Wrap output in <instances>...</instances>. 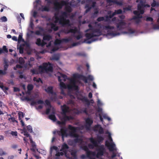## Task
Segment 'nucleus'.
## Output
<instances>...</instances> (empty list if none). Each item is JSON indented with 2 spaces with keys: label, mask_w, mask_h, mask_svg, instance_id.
<instances>
[{
  "label": "nucleus",
  "mask_w": 159,
  "mask_h": 159,
  "mask_svg": "<svg viewBox=\"0 0 159 159\" xmlns=\"http://www.w3.org/2000/svg\"><path fill=\"white\" fill-rule=\"evenodd\" d=\"M88 27L89 29L86 30L85 32L90 31L89 33H87L85 34V36L86 39H85L84 42L90 44L97 39H92L90 40H89L94 37H98L102 35V32L99 29H94L90 24L88 25Z\"/></svg>",
  "instance_id": "1"
},
{
  "label": "nucleus",
  "mask_w": 159,
  "mask_h": 159,
  "mask_svg": "<svg viewBox=\"0 0 159 159\" xmlns=\"http://www.w3.org/2000/svg\"><path fill=\"white\" fill-rule=\"evenodd\" d=\"M68 14L66 12H62L61 14L59 16H56L55 14V23H59V25L62 26L64 27L65 26H70V21L68 19H66L67 17Z\"/></svg>",
  "instance_id": "2"
},
{
  "label": "nucleus",
  "mask_w": 159,
  "mask_h": 159,
  "mask_svg": "<svg viewBox=\"0 0 159 159\" xmlns=\"http://www.w3.org/2000/svg\"><path fill=\"white\" fill-rule=\"evenodd\" d=\"M68 129L71 131L69 133L70 136L75 138L74 139V142L76 143H81L83 142V140L82 138H79V134L76 133L77 130L80 129V127L73 126L71 125H69L68 126Z\"/></svg>",
  "instance_id": "3"
},
{
  "label": "nucleus",
  "mask_w": 159,
  "mask_h": 159,
  "mask_svg": "<svg viewBox=\"0 0 159 159\" xmlns=\"http://www.w3.org/2000/svg\"><path fill=\"white\" fill-rule=\"evenodd\" d=\"M39 70L41 73L52 72L53 71V67L52 64L49 62L43 63L42 65L39 66Z\"/></svg>",
  "instance_id": "4"
},
{
  "label": "nucleus",
  "mask_w": 159,
  "mask_h": 159,
  "mask_svg": "<svg viewBox=\"0 0 159 159\" xmlns=\"http://www.w3.org/2000/svg\"><path fill=\"white\" fill-rule=\"evenodd\" d=\"M73 76L75 78H78L84 81L85 83H87L88 82V80L91 81H92L93 80V77L91 75H89L87 77L83 75L77 74H74Z\"/></svg>",
  "instance_id": "5"
},
{
  "label": "nucleus",
  "mask_w": 159,
  "mask_h": 159,
  "mask_svg": "<svg viewBox=\"0 0 159 159\" xmlns=\"http://www.w3.org/2000/svg\"><path fill=\"white\" fill-rule=\"evenodd\" d=\"M150 6L149 4H145V2L142 0H140V3L137 5V9L139 11L141 14H143L144 12V8L145 7H149Z\"/></svg>",
  "instance_id": "6"
},
{
  "label": "nucleus",
  "mask_w": 159,
  "mask_h": 159,
  "mask_svg": "<svg viewBox=\"0 0 159 159\" xmlns=\"http://www.w3.org/2000/svg\"><path fill=\"white\" fill-rule=\"evenodd\" d=\"M98 148L96 149V150L98 151L97 154L95 156L97 158H99L100 156H103L104 154L105 148L103 145L98 146Z\"/></svg>",
  "instance_id": "7"
},
{
  "label": "nucleus",
  "mask_w": 159,
  "mask_h": 159,
  "mask_svg": "<svg viewBox=\"0 0 159 159\" xmlns=\"http://www.w3.org/2000/svg\"><path fill=\"white\" fill-rule=\"evenodd\" d=\"M67 4V2L65 1L62 0L60 2L57 1H55L54 3L55 7V9L56 10H58L62 8V7L65 5Z\"/></svg>",
  "instance_id": "8"
},
{
  "label": "nucleus",
  "mask_w": 159,
  "mask_h": 159,
  "mask_svg": "<svg viewBox=\"0 0 159 159\" xmlns=\"http://www.w3.org/2000/svg\"><path fill=\"white\" fill-rule=\"evenodd\" d=\"M67 129L65 127H63L60 131H57V133L59 136H61L62 140H64V137H66L68 136L67 133Z\"/></svg>",
  "instance_id": "9"
},
{
  "label": "nucleus",
  "mask_w": 159,
  "mask_h": 159,
  "mask_svg": "<svg viewBox=\"0 0 159 159\" xmlns=\"http://www.w3.org/2000/svg\"><path fill=\"white\" fill-rule=\"evenodd\" d=\"M89 139L90 142L92 143V144H89L88 147L89 148L93 149L94 147L97 148L98 147V143L97 141L93 138V137L90 138Z\"/></svg>",
  "instance_id": "10"
},
{
  "label": "nucleus",
  "mask_w": 159,
  "mask_h": 159,
  "mask_svg": "<svg viewBox=\"0 0 159 159\" xmlns=\"http://www.w3.org/2000/svg\"><path fill=\"white\" fill-rule=\"evenodd\" d=\"M83 149L86 152L87 157L89 158L91 157V156H95L96 153L95 152L89 151L88 147L86 146H83Z\"/></svg>",
  "instance_id": "11"
},
{
  "label": "nucleus",
  "mask_w": 159,
  "mask_h": 159,
  "mask_svg": "<svg viewBox=\"0 0 159 159\" xmlns=\"http://www.w3.org/2000/svg\"><path fill=\"white\" fill-rule=\"evenodd\" d=\"M67 88L69 89H74L76 90L78 89V87L76 85L75 80H71L70 83L67 85Z\"/></svg>",
  "instance_id": "12"
},
{
  "label": "nucleus",
  "mask_w": 159,
  "mask_h": 159,
  "mask_svg": "<svg viewBox=\"0 0 159 159\" xmlns=\"http://www.w3.org/2000/svg\"><path fill=\"white\" fill-rule=\"evenodd\" d=\"M86 125L85 128L87 130H90L91 129L90 127L93 123V121L92 120L89 118H87L85 120Z\"/></svg>",
  "instance_id": "13"
},
{
  "label": "nucleus",
  "mask_w": 159,
  "mask_h": 159,
  "mask_svg": "<svg viewBox=\"0 0 159 159\" xmlns=\"http://www.w3.org/2000/svg\"><path fill=\"white\" fill-rule=\"evenodd\" d=\"M105 145L110 151H113L115 149V144L113 143H110L108 141L106 140L105 142Z\"/></svg>",
  "instance_id": "14"
},
{
  "label": "nucleus",
  "mask_w": 159,
  "mask_h": 159,
  "mask_svg": "<svg viewBox=\"0 0 159 159\" xmlns=\"http://www.w3.org/2000/svg\"><path fill=\"white\" fill-rule=\"evenodd\" d=\"M126 24V23L122 20L116 24V26L118 30H123L124 28V26H125Z\"/></svg>",
  "instance_id": "15"
},
{
  "label": "nucleus",
  "mask_w": 159,
  "mask_h": 159,
  "mask_svg": "<svg viewBox=\"0 0 159 159\" xmlns=\"http://www.w3.org/2000/svg\"><path fill=\"white\" fill-rule=\"evenodd\" d=\"M61 109L62 111L61 114L62 115L66 114L69 112V107L66 104H64L61 106Z\"/></svg>",
  "instance_id": "16"
},
{
  "label": "nucleus",
  "mask_w": 159,
  "mask_h": 159,
  "mask_svg": "<svg viewBox=\"0 0 159 159\" xmlns=\"http://www.w3.org/2000/svg\"><path fill=\"white\" fill-rule=\"evenodd\" d=\"M73 117L71 116H68L66 114L62 115V117L61 119V120H64L66 121H69L70 120H73Z\"/></svg>",
  "instance_id": "17"
},
{
  "label": "nucleus",
  "mask_w": 159,
  "mask_h": 159,
  "mask_svg": "<svg viewBox=\"0 0 159 159\" xmlns=\"http://www.w3.org/2000/svg\"><path fill=\"white\" fill-rule=\"evenodd\" d=\"M78 98L83 102H86L88 105L90 104L89 102L86 97L81 95L78 97Z\"/></svg>",
  "instance_id": "18"
},
{
  "label": "nucleus",
  "mask_w": 159,
  "mask_h": 159,
  "mask_svg": "<svg viewBox=\"0 0 159 159\" xmlns=\"http://www.w3.org/2000/svg\"><path fill=\"white\" fill-rule=\"evenodd\" d=\"M58 81L60 82V89H66V86L65 84L62 82H61V81L62 80L61 79V77L60 76H58Z\"/></svg>",
  "instance_id": "19"
},
{
  "label": "nucleus",
  "mask_w": 159,
  "mask_h": 159,
  "mask_svg": "<svg viewBox=\"0 0 159 159\" xmlns=\"http://www.w3.org/2000/svg\"><path fill=\"white\" fill-rule=\"evenodd\" d=\"M69 147L68 145L66 143H64L62 145L61 148L60 149V151L63 152L65 154L66 153L67 150L69 149Z\"/></svg>",
  "instance_id": "20"
},
{
  "label": "nucleus",
  "mask_w": 159,
  "mask_h": 159,
  "mask_svg": "<svg viewBox=\"0 0 159 159\" xmlns=\"http://www.w3.org/2000/svg\"><path fill=\"white\" fill-rule=\"evenodd\" d=\"M107 34L109 36H112L113 37L117 35H119L120 34V33L117 32L109 31H108Z\"/></svg>",
  "instance_id": "21"
},
{
  "label": "nucleus",
  "mask_w": 159,
  "mask_h": 159,
  "mask_svg": "<svg viewBox=\"0 0 159 159\" xmlns=\"http://www.w3.org/2000/svg\"><path fill=\"white\" fill-rule=\"evenodd\" d=\"M133 13L134 15H136V16H135L133 17V19H137V18H142V16L140 15V14H141L140 13V12L139 11H133Z\"/></svg>",
  "instance_id": "22"
},
{
  "label": "nucleus",
  "mask_w": 159,
  "mask_h": 159,
  "mask_svg": "<svg viewBox=\"0 0 159 159\" xmlns=\"http://www.w3.org/2000/svg\"><path fill=\"white\" fill-rule=\"evenodd\" d=\"M107 2L108 3L112 2L121 6L123 5V3L122 2L118 1L117 0H107Z\"/></svg>",
  "instance_id": "23"
},
{
  "label": "nucleus",
  "mask_w": 159,
  "mask_h": 159,
  "mask_svg": "<svg viewBox=\"0 0 159 159\" xmlns=\"http://www.w3.org/2000/svg\"><path fill=\"white\" fill-rule=\"evenodd\" d=\"M95 128L98 129L99 128L98 130V133L99 134H102L104 133V130L103 128L101 127L100 125H95L94 126Z\"/></svg>",
  "instance_id": "24"
},
{
  "label": "nucleus",
  "mask_w": 159,
  "mask_h": 159,
  "mask_svg": "<svg viewBox=\"0 0 159 159\" xmlns=\"http://www.w3.org/2000/svg\"><path fill=\"white\" fill-rule=\"evenodd\" d=\"M53 87L51 86L48 87L47 89H45V91L47 93L53 94L54 93L53 91Z\"/></svg>",
  "instance_id": "25"
},
{
  "label": "nucleus",
  "mask_w": 159,
  "mask_h": 159,
  "mask_svg": "<svg viewBox=\"0 0 159 159\" xmlns=\"http://www.w3.org/2000/svg\"><path fill=\"white\" fill-rule=\"evenodd\" d=\"M97 140H96L98 143H102L104 139V138L103 137L100 135H97Z\"/></svg>",
  "instance_id": "26"
},
{
  "label": "nucleus",
  "mask_w": 159,
  "mask_h": 159,
  "mask_svg": "<svg viewBox=\"0 0 159 159\" xmlns=\"http://www.w3.org/2000/svg\"><path fill=\"white\" fill-rule=\"evenodd\" d=\"M51 28L54 31H57L58 30V27L56 25L53 23H50Z\"/></svg>",
  "instance_id": "27"
},
{
  "label": "nucleus",
  "mask_w": 159,
  "mask_h": 159,
  "mask_svg": "<svg viewBox=\"0 0 159 159\" xmlns=\"http://www.w3.org/2000/svg\"><path fill=\"white\" fill-rule=\"evenodd\" d=\"M60 58V57L58 54H56L54 55L50 58L52 60L58 61Z\"/></svg>",
  "instance_id": "28"
},
{
  "label": "nucleus",
  "mask_w": 159,
  "mask_h": 159,
  "mask_svg": "<svg viewBox=\"0 0 159 159\" xmlns=\"http://www.w3.org/2000/svg\"><path fill=\"white\" fill-rule=\"evenodd\" d=\"M78 30L76 27H75L74 29H70L69 30L67 31L66 33L68 34L70 33L75 34L77 32Z\"/></svg>",
  "instance_id": "29"
},
{
  "label": "nucleus",
  "mask_w": 159,
  "mask_h": 159,
  "mask_svg": "<svg viewBox=\"0 0 159 159\" xmlns=\"http://www.w3.org/2000/svg\"><path fill=\"white\" fill-rule=\"evenodd\" d=\"M52 39V36L50 35L46 34L44 35L43 38L44 40L49 41Z\"/></svg>",
  "instance_id": "30"
},
{
  "label": "nucleus",
  "mask_w": 159,
  "mask_h": 159,
  "mask_svg": "<svg viewBox=\"0 0 159 159\" xmlns=\"http://www.w3.org/2000/svg\"><path fill=\"white\" fill-rule=\"evenodd\" d=\"M135 31L132 29L129 28L128 30L127 31H124L123 33L124 34H132L135 33Z\"/></svg>",
  "instance_id": "31"
},
{
  "label": "nucleus",
  "mask_w": 159,
  "mask_h": 159,
  "mask_svg": "<svg viewBox=\"0 0 159 159\" xmlns=\"http://www.w3.org/2000/svg\"><path fill=\"white\" fill-rule=\"evenodd\" d=\"M22 131L21 132V133H23L25 136H26L27 137L30 136V134L28 133L26 129L25 128H24L22 130Z\"/></svg>",
  "instance_id": "32"
},
{
  "label": "nucleus",
  "mask_w": 159,
  "mask_h": 159,
  "mask_svg": "<svg viewBox=\"0 0 159 159\" xmlns=\"http://www.w3.org/2000/svg\"><path fill=\"white\" fill-rule=\"evenodd\" d=\"M151 6L152 7H154L156 6H159V2H156L155 0H153V2L151 4Z\"/></svg>",
  "instance_id": "33"
},
{
  "label": "nucleus",
  "mask_w": 159,
  "mask_h": 159,
  "mask_svg": "<svg viewBox=\"0 0 159 159\" xmlns=\"http://www.w3.org/2000/svg\"><path fill=\"white\" fill-rule=\"evenodd\" d=\"M50 10L48 7L43 6L42 7L41 11H48Z\"/></svg>",
  "instance_id": "34"
},
{
  "label": "nucleus",
  "mask_w": 159,
  "mask_h": 159,
  "mask_svg": "<svg viewBox=\"0 0 159 159\" xmlns=\"http://www.w3.org/2000/svg\"><path fill=\"white\" fill-rule=\"evenodd\" d=\"M50 120H52L54 121H56L57 120L56 118L55 115L54 114H51L48 116Z\"/></svg>",
  "instance_id": "35"
},
{
  "label": "nucleus",
  "mask_w": 159,
  "mask_h": 159,
  "mask_svg": "<svg viewBox=\"0 0 159 159\" xmlns=\"http://www.w3.org/2000/svg\"><path fill=\"white\" fill-rule=\"evenodd\" d=\"M7 116L10 117V118H9L8 119V120L9 121H10V120H11V121L13 122H15L16 123L18 122V121L16 120V119L15 117H11V114L8 115Z\"/></svg>",
  "instance_id": "36"
},
{
  "label": "nucleus",
  "mask_w": 159,
  "mask_h": 159,
  "mask_svg": "<svg viewBox=\"0 0 159 159\" xmlns=\"http://www.w3.org/2000/svg\"><path fill=\"white\" fill-rule=\"evenodd\" d=\"M33 80L34 81L36 82L37 83L40 82L41 84H43V81L40 78H39L38 79H37L36 77H34Z\"/></svg>",
  "instance_id": "37"
},
{
  "label": "nucleus",
  "mask_w": 159,
  "mask_h": 159,
  "mask_svg": "<svg viewBox=\"0 0 159 159\" xmlns=\"http://www.w3.org/2000/svg\"><path fill=\"white\" fill-rule=\"evenodd\" d=\"M65 9L66 12L70 13L72 11L71 7L69 6H66L65 7Z\"/></svg>",
  "instance_id": "38"
},
{
  "label": "nucleus",
  "mask_w": 159,
  "mask_h": 159,
  "mask_svg": "<svg viewBox=\"0 0 159 159\" xmlns=\"http://www.w3.org/2000/svg\"><path fill=\"white\" fill-rule=\"evenodd\" d=\"M62 40L61 39H57L54 42V44L55 45H57L60 44L61 43H62Z\"/></svg>",
  "instance_id": "39"
},
{
  "label": "nucleus",
  "mask_w": 159,
  "mask_h": 159,
  "mask_svg": "<svg viewBox=\"0 0 159 159\" xmlns=\"http://www.w3.org/2000/svg\"><path fill=\"white\" fill-rule=\"evenodd\" d=\"M61 78V77L62 78V79H61L62 80H63L64 81H66V79H67V76L64 74H63L61 73H60V76Z\"/></svg>",
  "instance_id": "40"
},
{
  "label": "nucleus",
  "mask_w": 159,
  "mask_h": 159,
  "mask_svg": "<svg viewBox=\"0 0 159 159\" xmlns=\"http://www.w3.org/2000/svg\"><path fill=\"white\" fill-rule=\"evenodd\" d=\"M34 88L33 85L31 84H29L27 86V89L29 91H30L32 90Z\"/></svg>",
  "instance_id": "41"
},
{
  "label": "nucleus",
  "mask_w": 159,
  "mask_h": 159,
  "mask_svg": "<svg viewBox=\"0 0 159 159\" xmlns=\"http://www.w3.org/2000/svg\"><path fill=\"white\" fill-rule=\"evenodd\" d=\"M18 115L19 116V120H21L22 118H23L24 116V114L23 112L21 111H19L18 113Z\"/></svg>",
  "instance_id": "42"
},
{
  "label": "nucleus",
  "mask_w": 159,
  "mask_h": 159,
  "mask_svg": "<svg viewBox=\"0 0 159 159\" xmlns=\"http://www.w3.org/2000/svg\"><path fill=\"white\" fill-rule=\"evenodd\" d=\"M114 27L113 26H110L109 25H106L104 27V29L105 30H113L114 29Z\"/></svg>",
  "instance_id": "43"
},
{
  "label": "nucleus",
  "mask_w": 159,
  "mask_h": 159,
  "mask_svg": "<svg viewBox=\"0 0 159 159\" xmlns=\"http://www.w3.org/2000/svg\"><path fill=\"white\" fill-rule=\"evenodd\" d=\"M25 62V61L23 58L20 57L19 58V63L21 65H23Z\"/></svg>",
  "instance_id": "44"
},
{
  "label": "nucleus",
  "mask_w": 159,
  "mask_h": 159,
  "mask_svg": "<svg viewBox=\"0 0 159 159\" xmlns=\"http://www.w3.org/2000/svg\"><path fill=\"white\" fill-rule=\"evenodd\" d=\"M8 66L9 65L8 63L6 61H5L4 65V68L5 70L7 71V70Z\"/></svg>",
  "instance_id": "45"
},
{
  "label": "nucleus",
  "mask_w": 159,
  "mask_h": 159,
  "mask_svg": "<svg viewBox=\"0 0 159 159\" xmlns=\"http://www.w3.org/2000/svg\"><path fill=\"white\" fill-rule=\"evenodd\" d=\"M35 43L38 46H41V39L40 38L37 39Z\"/></svg>",
  "instance_id": "46"
},
{
  "label": "nucleus",
  "mask_w": 159,
  "mask_h": 159,
  "mask_svg": "<svg viewBox=\"0 0 159 159\" xmlns=\"http://www.w3.org/2000/svg\"><path fill=\"white\" fill-rule=\"evenodd\" d=\"M71 39L70 38H65L62 39V42L67 43L70 41Z\"/></svg>",
  "instance_id": "47"
},
{
  "label": "nucleus",
  "mask_w": 159,
  "mask_h": 159,
  "mask_svg": "<svg viewBox=\"0 0 159 159\" xmlns=\"http://www.w3.org/2000/svg\"><path fill=\"white\" fill-rule=\"evenodd\" d=\"M76 55L78 56L85 57L86 56V54L83 52H77L76 53Z\"/></svg>",
  "instance_id": "48"
},
{
  "label": "nucleus",
  "mask_w": 159,
  "mask_h": 159,
  "mask_svg": "<svg viewBox=\"0 0 159 159\" xmlns=\"http://www.w3.org/2000/svg\"><path fill=\"white\" fill-rule=\"evenodd\" d=\"M122 10L120 9H119L117 10H115L114 13H115V15H116V14H121L122 13Z\"/></svg>",
  "instance_id": "49"
},
{
  "label": "nucleus",
  "mask_w": 159,
  "mask_h": 159,
  "mask_svg": "<svg viewBox=\"0 0 159 159\" xmlns=\"http://www.w3.org/2000/svg\"><path fill=\"white\" fill-rule=\"evenodd\" d=\"M45 103L49 107H50V108L52 107V106H51L50 102V101L48 99H46L45 101Z\"/></svg>",
  "instance_id": "50"
},
{
  "label": "nucleus",
  "mask_w": 159,
  "mask_h": 159,
  "mask_svg": "<svg viewBox=\"0 0 159 159\" xmlns=\"http://www.w3.org/2000/svg\"><path fill=\"white\" fill-rule=\"evenodd\" d=\"M30 72L32 73L33 75L38 74L37 70L34 69L31 70Z\"/></svg>",
  "instance_id": "51"
},
{
  "label": "nucleus",
  "mask_w": 159,
  "mask_h": 159,
  "mask_svg": "<svg viewBox=\"0 0 159 159\" xmlns=\"http://www.w3.org/2000/svg\"><path fill=\"white\" fill-rule=\"evenodd\" d=\"M108 14L109 15L108 16L110 18H111L113 16L115 15V13L113 12L112 14H111V11H110L108 12Z\"/></svg>",
  "instance_id": "52"
},
{
  "label": "nucleus",
  "mask_w": 159,
  "mask_h": 159,
  "mask_svg": "<svg viewBox=\"0 0 159 159\" xmlns=\"http://www.w3.org/2000/svg\"><path fill=\"white\" fill-rule=\"evenodd\" d=\"M19 53L20 54H22L24 53V48L21 45L20 46L19 48Z\"/></svg>",
  "instance_id": "53"
},
{
  "label": "nucleus",
  "mask_w": 159,
  "mask_h": 159,
  "mask_svg": "<svg viewBox=\"0 0 159 159\" xmlns=\"http://www.w3.org/2000/svg\"><path fill=\"white\" fill-rule=\"evenodd\" d=\"M104 20H105V18L104 17H99L97 18V21L98 22L103 21Z\"/></svg>",
  "instance_id": "54"
},
{
  "label": "nucleus",
  "mask_w": 159,
  "mask_h": 159,
  "mask_svg": "<svg viewBox=\"0 0 159 159\" xmlns=\"http://www.w3.org/2000/svg\"><path fill=\"white\" fill-rule=\"evenodd\" d=\"M27 130L30 132L31 133L32 132V129L31 126L30 125H28L27 126Z\"/></svg>",
  "instance_id": "55"
},
{
  "label": "nucleus",
  "mask_w": 159,
  "mask_h": 159,
  "mask_svg": "<svg viewBox=\"0 0 159 159\" xmlns=\"http://www.w3.org/2000/svg\"><path fill=\"white\" fill-rule=\"evenodd\" d=\"M6 154V153L4 152L2 149H0V156H2Z\"/></svg>",
  "instance_id": "56"
},
{
  "label": "nucleus",
  "mask_w": 159,
  "mask_h": 159,
  "mask_svg": "<svg viewBox=\"0 0 159 159\" xmlns=\"http://www.w3.org/2000/svg\"><path fill=\"white\" fill-rule=\"evenodd\" d=\"M2 49L3 50V52H8V49L6 46H3Z\"/></svg>",
  "instance_id": "57"
},
{
  "label": "nucleus",
  "mask_w": 159,
  "mask_h": 159,
  "mask_svg": "<svg viewBox=\"0 0 159 159\" xmlns=\"http://www.w3.org/2000/svg\"><path fill=\"white\" fill-rule=\"evenodd\" d=\"M18 40L19 41H23L24 39L22 38V35L21 34H20L19 35Z\"/></svg>",
  "instance_id": "58"
},
{
  "label": "nucleus",
  "mask_w": 159,
  "mask_h": 159,
  "mask_svg": "<svg viewBox=\"0 0 159 159\" xmlns=\"http://www.w3.org/2000/svg\"><path fill=\"white\" fill-rule=\"evenodd\" d=\"M59 49V48L56 46H55L54 47H53L52 49V52H54L58 50Z\"/></svg>",
  "instance_id": "59"
},
{
  "label": "nucleus",
  "mask_w": 159,
  "mask_h": 159,
  "mask_svg": "<svg viewBox=\"0 0 159 159\" xmlns=\"http://www.w3.org/2000/svg\"><path fill=\"white\" fill-rule=\"evenodd\" d=\"M6 71L5 70H0V75H5L7 74Z\"/></svg>",
  "instance_id": "60"
},
{
  "label": "nucleus",
  "mask_w": 159,
  "mask_h": 159,
  "mask_svg": "<svg viewBox=\"0 0 159 159\" xmlns=\"http://www.w3.org/2000/svg\"><path fill=\"white\" fill-rule=\"evenodd\" d=\"M51 108H50V107H49L48 108L46 109L45 112L46 114L48 115L49 114L51 111Z\"/></svg>",
  "instance_id": "61"
},
{
  "label": "nucleus",
  "mask_w": 159,
  "mask_h": 159,
  "mask_svg": "<svg viewBox=\"0 0 159 159\" xmlns=\"http://www.w3.org/2000/svg\"><path fill=\"white\" fill-rule=\"evenodd\" d=\"M108 133L109 134V135H108L109 139L111 142H112L113 140H112V138L111 136V134L110 133H109L108 131H107V132L106 133V134H108Z\"/></svg>",
  "instance_id": "62"
},
{
  "label": "nucleus",
  "mask_w": 159,
  "mask_h": 159,
  "mask_svg": "<svg viewBox=\"0 0 159 159\" xmlns=\"http://www.w3.org/2000/svg\"><path fill=\"white\" fill-rule=\"evenodd\" d=\"M146 20L147 21L152 22L153 21V19L152 17H147Z\"/></svg>",
  "instance_id": "63"
},
{
  "label": "nucleus",
  "mask_w": 159,
  "mask_h": 159,
  "mask_svg": "<svg viewBox=\"0 0 159 159\" xmlns=\"http://www.w3.org/2000/svg\"><path fill=\"white\" fill-rule=\"evenodd\" d=\"M11 134L12 135V136H17V132L16 131H11Z\"/></svg>",
  "instance_id": "64"
}]
</instances>
